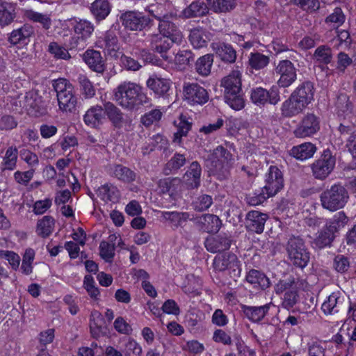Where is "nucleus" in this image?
<instances>
[{
	"label": "nucleus",
	"instance_id": "1",
	"mask_svg": "<svg viewBox=\"0 0 356 356\" xmlns=\"http://www.w3.org/2000/svg\"><path fill=\"white\" fill-rule=\"evenodd\" d=\"M114 100L127 111H138L142 106H151V99L147 97L138 84L124 81L113 90Z\"/></svg>",
	"mask_w": 356,
	"mask_h": 356
},
{
	"label": "nucleus",
	"instance_id": "2",
	"mask_svg": "<svg viewBox=\"0 0 356 356\" xmlns=\"http://www.w3.org/2000/svg\"><path fill=\"white\" fill-rule=\"evenodd\" d=\"M224 88L225 102L234 110L239 111L245 106V99L241 89V73L233 71L220 82Z\"/></svg>",
	"mask_w": 356,
	"mask_h": 356
},
{
	"label": "nucleus",
	"instance_id": "3",
	"mask_svg": "<svg viewBox=\"0 0 356 356\" xmlns=\"http://www.w3.org/2000/svg\"><path fill=\"white\" fill-rule=\"evenodd\" d=\"M348 200L349 193L341 184H334L320 195L322 207L332 212L343 209Z\"/></svg>",
	"mask_w": 356,
	"mask_h": 356
},
{
	"label": "nucleus",
	"instance_id": "4",
	"mask_svg": "<svg viewBox=\"0 0 356 356\" xmlns=\"http://www.w3.org/2000/svg\"><path fill=\"white\" fill-rule=\"evenodd\" d=\"M53 86L56 92L59 109L65 113H74L78 99L72 84L67 79H58L54 81Z\"/></svg>",
	"mask_w": 356,
	"mask_h": 356
},
{
	"label": "nucleus",
	"instance_id": "5",
	"mask_svg": "<svg viewBox=\"0 0 356 356\" xmlns=\"http://www.w3.org/2000/svg\"><path fill=\"white\" fill-rule=\"evenodd\" d=\"M286 251L290 262L299 268L307 266L310 253L306 247L304 240L300 236H291L286 245Z\"/></svg>",
	"mask_w": 356,
	"mask_h": 356
},
{
	"label": "nucleus",
	"instance_id": "6",
	"mask_svg": "<svg viewBox=\"0 0 356 356\" xmlns=\"http://www.w3.org/2000/svg\"><path fill=\"white\" fill-rule=\"evenodd\" d=\"M72 28L75 35L69 41V49L81 50L86 46V41L94 31V26L88 20L80 19L73 23Z\"/></svg>",
	"mask_w": 356,
	"mask_h": 356
},
{
	"label": "nucleus",
	"instance_id": "7",
	"mask_svg": "<svg viewBox=\"0 0 356 356\" xmlns=\"http://www.w3.org/2000/svg\"><path fill=\"white\" fill-rule=\"evenodd\" d=\"M336 164V158L329 149H325L320 157L311 164L313 176L319 180L326 179L333 171Z\"/></svg>",
	"mask_w": 356,
	"mask_h": 356
},
{
	"label": "nucleus",
	"instance_id": "8",
	"mask_svg": "<svg viewBox=\"0 0 356 356\" xmlns=\"http://www.w3.org/2000/svg\"><path fill=\"white\" fill-rule=\"evenodd\" d=\"M144 43L147 48L154 53L159 54L163 58L166 60V54L176 42L162 33H154L146 35Z\"/></svg>",
	"mask_w": 356,
	"mask_h": 356
},
{
	"label": "nucleus",
	"instance_id": "9",
	"mask_svg": "<svg viewBox=\"0 0 356 356\" xmlns=\"http://www.w3.org/2000/svg\"><path fill=\"white\" fill-rule=\"evenodd\" d=\"M213 266L217 271L227 270L234 278L241 275V269L237 257L233 253H225L215 257Z\"/></svg>",
	"mask_w": 356,
	"mask_h": 356
},
{
	"label": "nucleus",
	"instance_id": "10",
	"mask_svg": "<svg viewBox=\"0 0 356 356\" xmlns=\"http://www.w3.org/2000/svg\"><path fill=\"white\" fill-rule=\"evenodd\" d=\"M297 69L289 60L279 61L275 68V73L279 76L277 87L288 88L297 79Z\"/></svg>",
	"mask_w": 356,
	"mask_h": 356
},
{
	"label": "nucleus",
	"instance_id": "11",
	"mask_svg": "<svg viewBox=\"0 0 356 356\" xmlns=\"http://www.w3.org/2000/svg\"><path fill=\"white\" fill-rule=\"evenodd\" d=\"M183 94L184 99L191 105H203L209 99L207 90L197 83H185Z\"/></svg>",
	"mask_w": 356,
	"mask_h": 356
},
{
	"label": "nucleus",
	"instance_id": "12",
	"mask_svg": "<svg viewBox=\"0 0 356 356\" xmlns=\"http://www.w3.org/2000/svg\"><path fill=\"white\" fill-rule=\"evenodd\" d=\"M250 99L259 106L267 103L276 105L280 101L279 88L273 86L268 90L261 87L253 88L250 92Z\"/></svg>",
	"mask_w": 356,
	"mask_h": 356
},
{
	"label": "nucleus",
	"instance_id": "13",
	"mask_svg": "<svg viewBox=\"0 0 356 356\" xmlns=\"http://www.w3.org/2000/svg\"><path fill=\"white\" fill-rule=\"evenodd\" d=\"M154 18L159 20L158 30L159 33L167 35L170 38L174 40L177 44L181 43L182 40V35L178 31L176 24L173 20L175 19L172 15H156L152 13Z\"/></svg>",
	"mask_w": 356,
	"mask_h": 356
},
{
	"label": "nucleus",
	"instance_id": "14",
	"mask_svg": "<svg viewBox=\"0 0 356 356\" xmlns=\"http://www.w3.org/2000/svg\"><path fill=\"white\" fill-rule=\"evenodd\" d=\"M350 300L339 291L332 293L322 304L321 309L325 315H334L345 310Z\"/></svg>",
	"mask_w": 356,
	"mask_h": 356
},
{
	"label": "nucleus",
	"instance_id": "15",
	"mask_svg": "<svg viewBox=\"0 0 356 356\" xmlns=\"http://www.w3.org/2000/svg\"><path fill=\"white\" fill-rule=\"evenodd\" d=\"M122 25L131 31H142L152 22L151 19L138 11H127L120 16Z\"/></svg>",
	"mask_w": 356,
	"mask_h": 356
},
{
	"label": "nucleus",
	"instance_id": "16",
	"mask_svg": "<svg viewBox=\"0 0 356 356\" xmlns=\"http://www.w3.org/2000/svg\"><path fill=\"white\" fill-rule=\"evenodd\" d=\"M213 156L216 159L215 168L211 170V173L216 176L219 180L225 179L228 175L227 168L225 166L232 159V154L222 145L218 146L214 149Z\"/></svg>",
	"mask_w": 356,
	"mask_h": 356
},
{
	"label": "nucleus",
	"instance_id": "17",
	"mask_svg": "<svg viewBox=\"0 0 356 356\" xmlns=\"http://www.w3.org/2000/svg\"><path fill=\"white\" fill-rule=\"evenodd\" d=\"M320 129L318 118L313 113H307L293 131L296 138L309 137L317 133Z\"/></svg>",
	"mask_w": 356,
	"mask_h": 356
},
{
	"label": "nucleus",
	"instance_id": "18",
	"mask_svg": "<svg viewBox=\"0 0 356 356\" xmlns=\"http://www.w3.org/2000/svg\"><path fill=\"white\" fill-rule=\"evenodd\" d=\"M265 182L264 191L268 196L275 195L284 186L282 172L277 166L270 165L266 175Z\"/></svg>",
	"mask_w": 356,
	"mask_h": 356
},
{
	"label": "nucleus",
	"instance_id": "19",
	"mask_svg": "<svg viewBox=\"0 0 356 356\" xmlns=\"http://www.w3.org/2000/svg\"><path fill=\"white\" fill-rule=\"evenodd\" d=\"M268 216L266 213L259 211H249L245 217L246 228L251 232L261 234L264 232V225Z\"/></svg>",
	"mask_w": 356,
	"mask_h": 356
},
{
	"label": "nucleus",
	"instance_id": "20",
	"mask_svg": "<svg viewBox=\"0 0 356 356\" xmlns=\"http://www.w3.org/2000/svg\"><path fill=\"white\" fill-rule=\"evenodd\" d=\"M83 59L92 71L102 74L106 70V61L100 51L88 49L83 55Z\"/></svg>",
	"mask_w": 356,
	"mask_h": 356
},
{
	"label": "nucleus",
	"instance_id": "21",
	"mask_svg": "<svg viewBox=\"0 0 356 356\" xmlns=\"http://www.w3.org/2000/svg\"><path fill=\"white\" fill-rule=\"evenodd\" d=\"M232 243L230 237L225 234H220L214 237L207 238L205 241L207 250L213 253L229 250Z\"/></svg>",
	"mask_w": 356,
	"mask_h": 356
},
{
	"label": "nucleus",
	"instance_id": "22",
	"mask_svg": "<svg viewBox=\"0 0 356 356\" xmlns=\"http://www.w3.org/2000/svg\"><path fill=\"white\" fill-rule=\"evenodd\" d=\"M104 119V107L99 105L91 106L83 115L85 124L91 128L99 127L103 124Z\"/></svg>",
	"mask_w": 356,
	"mask_h": 356
},
{
	"label": "nucleus",
	"instance_id": "23",
	"mask_svg": "<svg viewBox=\"0 0 356 356\" xmlns=\"http://www.w3.org/2000/svg\"><path fill=\"white\" fill-rule=\"evenodd\" d=\"M104 113L107 116L113 127L121 129L125 122L124 113L113 103L106 102L104 104Z\"/></svg>",
	"mask_w": 356,
	"mask_h": 356
},
{
	"label": "nucleus",
	"instance_id": "24",
	"mask_svg": "<svg viewBox=\"0 0 356 356\" xmlns=\"http://www.w3.org/2000/svg\"><path fill=\"white\" fill-rule=\"evenodd\" d=\"M196 223L200 229L207 233H217L221 227L220 219L214 214H204L196 219Z\"/></svg>",
	"mask_w": 356,
	"mask_h": 356
},
{
	"label": "nucleus",
	"instance_id": "25",
	"mask_svg": "<svg viewBox=\"0 0 356 356\" xmlns=\"http://www.w3.org/2000/svg\"><path fill=\"white\" fill-rule=\"evenodd\" d=\"M306 107L305 104L291 94L289 99L282 104V115L286 118H291L302 113Z\"/></svg>",
	"mask_w": 356,
	"mask_h": 356
},
{
	"label": "nucleus",
	"instance_id": "26",
	"mask_svg": "<svg viewBox=\"0 0 356 356\" xmlns=\"http://www.w3.org/2000/svg\"><path fill=\"white\" fill-rule=\"evenodd\" d=\"M202 168L197 161L191 163L184 175V181L189 188H197L200 185Z\"/></svg>",
	"mask_w": 356,
	"mask_h": 356
},
{
	"label": "nucleus",
	"instance_id": "27",
	"mask_svg": "<svg viewBox=\"0 0 356 356\" xmlns=\"http://www.w3.org/2000/svg\"><path fill=\"white\" fill-rule=\"evenodd\" d=\"M212 48L218 56L225 63H234L236 59V51L229 44L216 42Z\"/></svg>",
	"mask_w": 356,
	"mask_h": 356
},
{
	"label": "nucleus",
	"instance_id": "28",
	"mask_svg": "<svg viewBox=\"0 0 356 356\" xmlns=\"http://www.w3.org/2000/svg\"><path fill=\"white\" fill-rule=\"evenodd\" d=\"M317 150L316 145L312 143H303L293 146L289 150V154L300 161L312 158Z\"/></svg>",
	"mask_w": 356,
	"mask_h": 356
},
{
	"label": "nucleus",
	"instance_id": "29",
	"mask_svg": "<svg viewBox=\"0 0 356 356\" xmlns=\"http://www.w3.org/2000/svg\"><path fill=\"white\" fill-rule=\"evenodd\" d=\"M34 30L31 25L25 24L20 28L14 29L8 37L10 44L16 45L26 43V40L33 34Z\"/></svg>",
	"mask_w": 356,
	"mask_h": 356
},
{
	"label": "nucleus",
	"instance_id": "30",
	"mask_svg": "<svg viewBox=\"0 0 356 356\" xmlns=\"http://www.w3.org/2000/svg\"><path fill=\"white\" fill-rule=\"evenodd\" d=\"M209 8L204 1L195 0L182 10L181 16L186 19L202 17L209 13Z\"/></svg>",
	"mask_w": 356,
	"mask_h": 356
},
{
	"label": "nucleus",
	"instance_id": "31",
	"mask_svg": "<svg viewBox=\"0 0 356 356\" xmlns=\"http://www.w3.org/2000/svg\"><path fill=\"white\" fill-rule=\"evenodd\" d=\"M246 281L257 289L266 290L270 286L269 278L262 272L252 269L246 275Z\"/></svg>",
	"mask_w": 356,
	"mask_h": 356
},
{
	"label": "nucleus",
	"instance_id": "32",
	"mask_svg": "<svg viewBox=\"0 0 356 356\" xmlns=\"http://www.w3.org/2000/svg\"><path fill=\"white\" fill-rule=\"evenodd\" d=\"M146 84L159 97L168 95V92L170 89V80L158 77H149Z\"/></svg>",
	"mask_w": 356,
	"mask_h": 356
},
{
	"label": "nucleus",
	"instance_id": "33",
	"mask_svg": "<svg viewBox=\"0 0 356 356\" xmlns=\"http://www.w3.org/2000/svg\"><path fill=\"white\" fill-rule=\"evenodd\" d=\"M291 95L307 106L314 99V85L311 81H305L300 84Z\"/></svg>",
	"mask_w": 356,
	"mask_h": 356
},
{
	"label": "nucleus",
	"instance_id": "34",
	"mask_svg": "<svg viewBox=\"0 0 356 356\" xmlns=\"http://www.w3.org/2000/svg\"><path fill=\"white\" fill-rule=\"evenodd\" d=\"M334 238V234L324 226L322 229L318 232L316 237L312 241V245L315 249L321 250L327 247H330Z\"/></svg>",
	"mask_w": 356,
	"mask_h": 356
},
{
	"label": "nucleus",
	"instance_id": "35",
	"mask_svg": "<svg viewBox=\"0 0 356 356\" xmlns=\"http://www.w3.org/2000/svg\"><path fill=\"white\" fill-rule=\"evenodd\" d=\"M270 309V305L266 304L259 307L247 306L242 307L245 316L252 322H259L268 314Z\"/></svg>",
	"mask_w": 356,
	"mask_h": 356
},
{
	"label": "nucleus",
	"instance_id": "36",
	"mask_svg": "<svg viewBox=\"0 0 356 356\" xmlns=\"http://www.w3.org/2000/svg\"><path fill=\"white\" fill-rule=\"evenodd\" d=\"M159 188L162 193H168L172 197L181 191V180L179 177L165 178L159 180Z\"/></svg>",
	"mask_w": 356,
	"mask_h": 356
},
{
	"label": "nucleus",
	"instance_id": "37",
	"mask_svg": "<svg viewBox=\"0 0 356 356\" xmlns=\"http://www.w3.org/2000/svg\"><path fill=\"white\" fill-rule=\"evenodd\" d=\"M112 176L124 183H132L137 177V174L130 168L121 164L114 165L111 168Z\"/></svg>",
	"mask_w": 356,
	"mask_h": 356
},
{
	"label": "nucleus",
	"instance_id": "38",
	"mask_svg": "<svg viewBox=\"0 0 356 356\" xmlns=\"http://www.w3.org/2000/svg\"><path fill=\"white\" fill-rule=\"evenodd\" d=\"M90 10L97 21L104 19L111 12L108 0H95L90 6Z\"/></svg>",
	"mask_w": 356,
	"mask_h": 356
},
{
	"label": "nucleus",
	"instance_id": "39",
	"mask_svg": "<svg viewBox=\"0 0 356 356\" xmlns=\"http://www.w3.org/2000/svg\"><path fill=\"white\" fill-rule=\"evenodd\" d=\"M213 63V56L211 54L200 56L195 62V70L202 76L210 74Z\"/></svg>",
	"mask_w": 356,
	"mask_h": 356
},
{
	"label": "nucleus",
	"instance_id": "40",
	"mask_svg": "<svg viewBox=\"0 0 356 356\" xmlns=\"http://www.w3.org/2000/svg\"><path fill=\"white\" fill-rule=\"evenodd\" d=\"M15 17V8L12 3L4 2L0 5V26L1 27L10 24Z\"/></svg>",
	"mask_w": 356,
	"mask_h": 356
},
{
	"label": "nucleus",
	"instance_id": "41",
	"mask_svg": "<svg viewBox=\"0 0 356 356\" xmlns=\"http://www.w3.org/2000/svg\"><path fill=\"white\" fill-rule=\"evenodd\" d=\"M161 216L175 227L182 226L184 222L191 219V215L188 212L163 211Z\"/></svg>",
	"mask_w": 356,
	"mask_h": 356
},
{
	"label": "nucleus",
	"instance_id": "42",
	"mask_svg": "<svg viewBox=\"0 0 356 356\" xmlns=\"http://www.w3.org/2000/svg\"><path fill=\"white\" fill-rule=\"evenodd\" d=\"M55 222L50 216H45L38 221L36 232L42 238L48 237L53 232Z\"/></svg>",
	"mask_w": 356,
	"mask_h": 356
},
{
	"label": "nucleus",
	"instance_id": "43",
	"mask_svg": "<svg viewBox=\"0 0 356 356\" xmlns=\"http://www.w3.org/2000/svg\"><path fill=\"white\" fill-rule=\"evenodd\" d=\"M348 222V218L343 211H339L334 214L325 225V227L335 234L344 227Z\"/></svg>",
	"mask_w": 356,
	"mask_h": 356
},
{
	"label": "nucleus",
	"instance_id": "44",
	"mask_svg": "<svg viewBox=\"0 0 356 356\" xmlns=\"http://www.w3.org/2000/svg\"><path fill=\"white\" fill-rule=\"evenodd\" d=\"M207 4L215 13H226L232 10L236 6L235 0H207Z\"/></svg>",
	"mask_w": 356,
	"mask_h": 356
},
{
	"label": "nucleus",
	"instance_id": "45",
	"mask_svg": "<svg viewBox=\"0 0 356 356\" xmlns=\"http://www.w3.org/2000/svg\"><path fill=\"white\" fill-rule=\"evenodd\" d=\"M104 46L101 45V47H104L110 56H115L118 47V40L116 34L113 31H108L106 32L104 40Z\"/></svg>",
	"mask_w": 356,
	"mask_h": 356
},
{
	"label": "nucleus",
	"instance_id": "46",
	"mask_svg": "<svg viewBox=\"0 0 356 356\" xmlns=\"http://www.w3.org/2000/svg\"><path fill=\"white\" fill-rule=\"evenodd\" d=\"M313 58L319 64H329L332 60V49L327 45L318 47L313 54Z\"/></svg>",
	"mask_w": 356,
	"mask_h": 356
},
{
	"label": "nucleus",
	"instance_id": "47",
	"mask_svg": "<svg viewBox=\"0 0 356 356\" xmlns=\"http://www.w3.org/2000/svg\"><path fill=\"white\" fill-rule=\"evenodd\" d=\"M24 16L33 22L41 24L45 29H49L51 25V19L49 15L42 14L33 10H26L24 11Z\"/></svg>",
	"mask_w": 356,
	"mask_h": 356
},
{
	"label": "nucleus",
	"instance_id": "48",
	"mask_svg": "<svg viewBox=\"0 0 356 356\" xmlns=\"http://www.w3.org/2000/svg\"><path fill=\"white\" fill-rule=\"evenodd\" d=\"M345 21L346 15L342 9L339 7L335 8L333 12L325 19V24L332 27L334 29H337Z\"/></svg>",
	"mask_w": 356,
	"mask_h": 356
},
{
	"label": "nucleus",
	"instance_id": "49",
	"mask_svg": "<svg viewBox=\"0 0 356 356\" xmlns=\"http://www.w3.org/2000/svg\"><path fill=\"white\" fill-rule=\"evenodd\" d=\"M207 35L201 29H193L190 31L189 40L195 49H200L207 45Z\"/></svg>",
	"mask_w": 356,
	"mask_h": 356
},
{
	"label": "nucleus",
	"instance_id": "50",
	"mask_svg": "<svg viewBox=\"0 0 356 356\" xmlns=\"http://www.w3.org/2000/svg\"><path fill=\"white\" fill-rule=\"evenodd\" d=\"M269 62V57L259 52L251 53L248 58L250 66L256 70L264 68L268 65Z\"/></svg>",
	"mask_w": 356,
	"mask_h": 356
},
{
	"label": "nucleus",
	"instance_id": "51",
	"mask_svg": "<svg viewBox=\"0 0 356 356\" xmlns=\"http://www.w3.org/2000/svg\"><path fill=\"white\" fill-rule=\"evenodd\" d=\"M17 151L16 148L9 147L6 152L1 163L2 170H13L16 167Z\"/></svg>",
	"mask_w": 356,
	"mask_h": 356
},
{
	"label": "nucleus",
	"instance_id": "52",
	"mask_svg": "<svg viewBox=\"0 0 356 356\" xmlns=\"http://www.w3.org/2000/svg\"><path fill=\"white\" fill-rule=\"evenodd\" d=\"M191 129V123L186 120V117L181 115L179 124H177V131L174 134L173 142L180 145L181 143V138L186 136Z\"/></svg>",
	"mask_w": 356,
	"mask_h": 356
},
{
	"label": "nucleus",
	"instance_id": "53",
	"mask_svg": "<svg viewBox=\"0 0 356 356\" xmlns=\"http://www.w3.org/2000/svg\"><path fill=\"white\" fill-rule=\"evenodd\" d=\"M335 106L339 115L350 113L352 111V104L349 101L348 96L345 93H340L337 96Z\"/></svg>",
	"mask_w": 356,
	"mask_h": 356
},
{
	"label": "nucleus",
	"instance_id": "54",
	"mask_svg": "<svg viewBox=\"0 0 356 356\" xmlns=\"http://www.w3.org/2000/svg\"><path fill=\"white\" fill-rule=\"evenodd\" d=\"M186 163V159L184 154L175 153L173 156L166 163L165 170H169L170 172H177Z\"/></svg>",
	"mask_w": 356,
	"mask_h": 356
},
{
	"label": "nucleus",
	"instance_id": "55",
	"mask_svg": "<svg viewBox=\"0 0 356 356\" xmlns=\"http://www.w3.org/2000/svg\"><path fill=\"white\" fill-rule=\"evenodd\" d=\"M213 204V198L207 194L200 195L192 204L195 211L202 212L207 210Z\"/></svg>",
	"mask_w": 356,
	"mask_h": 356
},
{
	"label": "nucleus",
	"instance_id": "56",
	"mask_svg": "<svg viewBox=\"0 0 356 356\" xmlns=\"http://www.w3.org/2000/svg\"><path fill=\"white\" fill-rule=\"evenodd\" d=\"M78 80L83 96L86 99L93 97L95 95V89L92 82L84 75H80Z\"/></svg>",
	"mask_w": 356,
	"mask_h": 356
},
{
	"label": "nucleus",
	"instance_id": "57",
	"mask_svg": "<svg viewBox=\"0 0 356 356\" xmlns=\"http://www.w3.org/2000/svg\"><path fill=\"white\" fill-rule=\"evenodd\" d=\"M194 54L191 50H180L175 57V63L176 65L184 67L194 61Z\"/></svg>",
	"mask_w": 356,
	"mask_h": 356
},
{
	"label": "nucleus",
	"instance_id": "58",
	"mask_svg": "<svg viewBox=\"0 0 356 356\" xmlns=\"http://www.w3.org/2000/svg\"><path fill=\"white\" fill-rule=\"evenodd\" d=\"M162 117V112L158 109H152V111L145 113L140 118V122L146 127H148L155 122H159Z\"/></svg>",
	"mask_w": 356,
	"mask_h": 356
},
{
	"label": "nucleus",
	"instance_id": "59",
	"mask_svg": "<svg viewBox=\"0 0 356 356\" xmlns=\"http://www.w3.org/2000/svg\"><path fill=\"white\" fill-rule=\"evenodd\" d=\"M48 51L57 59L70 60L71 58L68 51L57 42H51L49 44Z\"/></svg>",
	"mask_w": 356,
	"mask_h": 356
},
{
	"label": "nucleus",
	"instance_id": "60",
	"mask_svg": "<svg viewBox=\"0 0 356 356\" xmlns=\"http://www.w3.org/2000/svg\"><path fill=\"white\" fill-rule=\"evenodd\" d=\"M122 351L125 356H141L142 348L136 341L129 339L124 343Z\"/></svg>",
	"mask_w": 356,
	"mask_h": 356
},
{
	"label": "nucleus",
	"instance_id": "61",
	"mask_svg": "<svg viewBox=\"0 0 356 356\" xmlns=\"http://www.w3.org/2000/svg\"><path fill=\"white\" fill-rule=\"evenodd\" d=\"M298 291L296 289H290L284 293L282 305L286 309H290L298 302Z\"/></svg>",
	"mask_w": 356,
	"mask_h": 356
},
{
	"label": "nucleus",
	"instance_id": "62",
	"mask_svg": "<svg viewBox=\"0 0 356 356\" xmlns=\"http://www.w3.org/2000/svg\"><path fill=\"white\" fill-rule=\"evenodd\" d=\"M101 257L107 262H111L115 256V244L102 241L99 245Z\"/></svg>",
	"mask_w": 356,
	"mask_h": 356
},
{
	"label": "nucleus",
	"instance_id": "63",
	"mask_svg": "<svg viewBox=\"0 0 356 356\" xmlns=\"http://www.w3.org/2000/svg\"><path fill=\"white\" fill-rule=\"evenodd\" d=\"M333 266L338 273H344L347 272L350 268L348 257L343 254L335 256L333 261Z\"/></svg>",
	"mask_w": 356,
	"mask_h": 356
},
{
	"label": "nucleus",
	"instance_id": "64",
	"mask_svg": "<svg viewBox=\"0 0 356 356\" xmlns=\"http://www.w3.org/2000/svg\"><path fill=\"white\" fill-rule=\"evenodd\" d=\"M19 156L31 167L36 166L39 163L37 154L27 149H22L20 151Z\"/></svg>",
	"mask_w": 356,
	"mask_h": 356
}]
</instances>
